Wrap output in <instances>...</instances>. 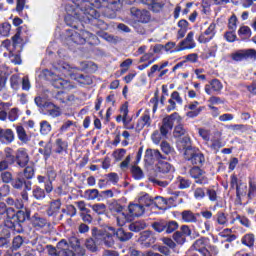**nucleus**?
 Returning a JSON list of instances; mask_svg holds the SVG:
<instances>
[{"instance_id": "1", "label": "nucleus", "mask_w": 256, "mask_h": 256, "mask_svg": "<svg viewBox=\"0 0 256 256\" xmlns=\"http://www.w3.org/2000/svg\"><path fill=\"white\" fill-rule=\"evenodd\" d=\"M117 3H120V0H70L65 6V23L74 29L79 27V23L81 25L83 23L99 25L101 14L96 9H101V7L109 9L111 5H117ZM89 5L96 9L89 7Z\"/></svg>"}, {"instance_id": "2", "label": "nucleus", "mask_w": 256, "mask_h": 256, "mask_svg": "<svg viewBox=\"0 0 256 256\" xmlns=\"http://www.w3.org/2000/svg\"><path fill=\"white\" fill-rule=\"evenodd\" d=\"M76 72L77 68H73L65 62H58L54 65L53 70H43L42 75L47 81H52L53 87L56 89H65L66 91H71L75 86L63 77H71L74 81L79 82L80 85H91V83H93L91 77L76 74Z\"/></svg>"}, {"instance_id": "3", "label": "nucleus", "mask_w": 256, "mask_h": 256, "mask_svg": "<svg viewBox=\"0 0 256 256\" xmlns=\"http://www.w3.org/2000/svg\"><path fill=\"white\" fill-rule=\"evenodd\" d=\"M91 231L92 237L95 238L100 245H105V247H113V245H115V235L107 230H100L97 227H93Z\"/></svg>"}, {"instance_id": "4", "label": "nucleus", "mask_w": 256, "mask_h": 256, "mask_svg": "<svg viewBox=\"0 0 256 256\" xmlns=\"http://www.w3.org/2000/svg\"><path fill=\"white\" fill-rule=\"evenodd\" d=\"M69 41L76 43V45H85V43L93 44L97 41V36L86 30H78L72 32L69 37Z\"/></svg>"}, {"instance_id": "5", "label": "nucleus", "mask_w": 256, "mask_h": 256, "mask_svg": "<svg viewBox=\"0 0 256 256\" xmlns=\"http://www.w3.org/2000/svg\"><path fill=\"white\" fill-rule=\"evenodd\" d=\"M48 255L50 256H73V251L69 249V242L62 239L57 243L56 248L53 245L46 246Z\"/></svg>"}, {"instance_id": "6", "label": "nucleus", "mask_w": 256, "mask_h": 256, "mask_svg": "<svg viewBox=\"0 0 256 256\" xmlns=\"http://www.w3.org/2000/svg\"><path fill=\"white\" fill-rule=\"evenodd\" d=\"M109 211L111 213H117L116 216V223L118 227H123L126 223H129L131 219H129V216L123 212V206L119 204L117 201H113L108 206Z\"/></svg>"}, {"instance_id": "7", "label": "nucleus", "mask_w": 256, "mask_h": 256, "mask_svg": "<svg viewBox=\"0 0 256 256\" xmlns=\"http://www.w3.org/2000/svg\"><path fill=\"white\" fill-rule=\"evenodd\" d=\"M180 121H181V116H179V113L177 112L165 117L162 120V125L160 127V133L162 137H167V135L169 134V131L173 129V125H175V123H179Z\"/></svg>"}, {"instance_id": "8", "label": "nucleus", "mask_w": 256, "mask_h": 256, "mask_svg": "<svg viewBox=\"0 0 256 256\" xmlns=\"http://www.w3.org/2000/svg\"><path fill=\"white\" fill-rule=\"evenodd\" d=\"M184 157L187 161H190L192 165H197L198 167L205 163V156L196 148L184 152Z\"/></svg>"}, {"instance_id": "9", "label": "nucleus", "mask_w": 256, "mask_h": 256, "mask_svg": "<svg viewBox=\"0 0 256 256\" xmlns=\"http://www.w3.org/2000/svg\"><path fill=\"white\" fill-rule=\"evenodd\" d=\"M190 177L192 179H195V183L197 185H208L209 184V178H207V175H205V171L201 170L199 166H194L189 171Z\"/></svg>"}, {"instance_id": "10", "label": "nucleus", "mask_w": 256, "mask_h": 256, "mask_svg": "<svg viewBox=\"0 0 256 256\" xmlns=\"http://www.w3.org/2000/svg\"><path fill=\"white\" fill-rule=\"evenodd\" d=\"M217 25L215 23H211L208 28L200 33V35L197 38L198 43H209L210 41H213L215 35H217Z\"/></svg>"}, {"instance_id": "11", "label": "nucleus", "mask_w": 256, "mask_h": 256, "mask_svg": "<svg viewBox=\"0 0 256 256\" xmlns=\"http://www.w3.org/2000/svg\"><path fill=\"white\" fill-rule=\"evenodd\" d=\"M130 13L138 23H149L151 21V14L147 10L133 7L130 9Z\"/></svg>"}, {"instance_id": "12", "label": "nucleus", "mask_w": 256, "mask_h": 256, "mask_svg": "<svg viewBox=\"0 0 256 256\" xmlns=\"http://www.w3.org/2000/svg\"><path fill=\"white\" fill-rule=\"evenodd\" d=\"M195 32L190 31L186 38L179 43L178 51H187L189 49H195L197 43L195 42Z\"/></svg>"}, {"instance_id": "13", "label": "nucleus", "mask_w": 256, "mask_h": 256, "mask_svg": "<svg viewBox=\"0 0 256 256\" xmlns=\"http://www.w3.org/2000/svg\"><path fill=\"white\" fill-rule=\"evenodd\" d=\"M144 159L146 163L151 165L152 163H155V161H161V159H167V156H163L159 150L155 149H147L145 152Z\"/></svg>"}, {"instance_id": "14", "label": "nucleus", "mask_w": 256, "mask_h": 256, "mask_svg": "<svg viewBox=\"0 0 256 256\" xmlns=\"http://www.w3.org/2000/svg\"><path fill=\"white\" fill-rule=\"evenodd\" d=\"M168 103L169 105L167 106V111H175L177 109V105H183V98L181 97L179 92L174 91L171 93Z\"/></svg>"}, {"instance_id": "15", "label": "nucleus", "mask_w": 256, "mask_h": 256, "mask_svg": "<svg viewBox=\"0 0 256 256\" xmlns=\"http://www.w3.org/2000/svg\"><path fill=\"white\" fill-rule=\"evenodd\" d=\"M15 163H17L19 167H27V163H29V154H27L25 148H20L16 151Z\"/></svg>"}, {"instance_id": "16", "label": "nucleus", "mask_w": 256, "mask_h": 256, "mask_svg": "<svg viewBox=\"0 0 256 256\" xmlns=\"http://www.w3.org/2000/svg\"><path fill=\"white\" fill-rule=\"evenodd\" d=\"M145 127H151V111L145 110L136 124L137 131H143Z\"/></svg>"}, {"instance_id": "17", "label": "nucleus", "mask_w": 256, "mask_h": 256, "mask_svg": "<svg viewBox=\"0 0 256 256\" xmlns=\"http://www.w3.org/2000/svg\"><path fill=\"white\" fill-rule=\"evenodd\" d=\"M68 245L70 251H72V253L74 254L73 256L85 255V250L83 249V247H81V243L76 237L70 238Z\"/></svg>"}, {"instance_id": "18", "label": "nucleus", "mask_w": 256, "mask_h": 256, "mask_svg": "<svg viewBox=\"0 0 256 256\" xmlns=\"http://www.w3.org/2000/svg\"><path fill=\"white\" fill-rule=\"evenodd\" d=\"M45 111L46 115L52 119H57V117H61V115H63V110L61 107L53 103H45Z\"/></svg>"}, {"instance_id": "19", "label": "nucleus", "mask_w": 256, "mask_h": 256, "mask_svg": "<svg viewBox=\"0 0 256 256\" xmlns=\"http://www.w3.org/2000/svg\"><path fill=\"white\" fill-rule=\"evenodd\" d=\"M61 205H63L61 199L52 200L46 210L48 217H57L61 211Z\"/></svg>"}, {"instance_id": "20", "label": "nucleus", "mask_w": 256, "mask_h": 256, "mask_svg": "<svg viewBox=\"0 0 256 256\" xmlns=\"http://www.w3.org/2000/svg\"><path fill=\"white\" fill-rule=\"evenodd\" d=\"M128 211H129V214L126 216L129 217L131 221V217H141V215L145 213V207H143V205H140V204L132 203V204H129Z\"/></svg>"}, {"instance_id": "21", "label": "nucleus", "mask_w": 256, "mask_h": 256, "mask_svg": "<svg viewBox=\"0 0 256 256\" xmlns=\"http://www.w3.org/2000/svg\"><path fill=\"white\" fill-rule=\"evenodd\" d=\"M221 89H223V84L218 79H213L209 84L205 85V93H207V95H212L213 91L219 93Z\"/></svg>"}, {"instance_id": "22", "label": "nucleus", "mask_w": 256, "mask_h": 256, "mask_svg": "<svg viewBox=\"0 0 256 256\" xmlns=\"http://www.w3.org/2000/svg\"><path fill=\"white\" fill-rule=\"evenodd\" d=\"M15 141V133L11 129H0V143H13Z\"/></svg>"}, {"instance_id": "23", "label": "nucleus", "mask_w": 256, "mask_h": 256, "mask_svg": "<svg viewBox=\"0 0 256 256\" xmlns=\"http://www.w3.org/2000/svg\"><path fill=\"white\" fill-rule=\"evenodd\" d=\"M120 113L123 117V125L125 129H134V126L130 125L132 118L129 117V106H127V104L122 105V107L120 108Z\"/></svg>"}, {"instance_id": "24", "label": "nucleus", "mask_w": 256, "mask_h": 256, "mask_svg": "<svg viewBox=\"0 0 256 256\" xmlns=\"http://www.w3.org/2000/svg\"><path fill=\"white\" fill-rule=\"evenodd\" d=\"M139 241L144 243L145 247H151L155 243V236H153V232L146 230L141 233Z\"/></svg>"}, {"instance_id": "25", "label": "nucleus", "mask_w": 256, "mask_h": 256, "mask_svg": "<svg viewBox=\"0 0 256 256\" xmlns=\"http://www.w3.org/2000/svg\"><path fill=\"white\" fill-rule=\"evenodd\" d=\"M177 149L179 151H183V154L188 152V150L194 149L191 147V138L189 136H184L180 140L177 141Z\"/></svg>"}, {"instance_id": "26", "label": "nucleus", "mask_w": 256, "mask_h": 256, "mask_svg": "<svg viewBox=\"0 0 256 256\" xmlns=\"http://www.w3.org/2000/svg\"><path fill=\"white\" fill-rule=\"evenodd\" d=\"M14 211H15V209H13V208H8L6 210L7 218L4 221V225L8 229H15V227H17V225H19L17 220L13 219Z\"/></svg>"}, {"instance_id": "27", "label": "nucleus", "mask_w": 256, "mask_h": 256, "mask_svg": "<svg viewBox=\"0 0 256 256\" xmlns=\"http://www.w3.org/2000/svg\"><path fill=\"white\" fill-rule=\"evenodd\" d=\"M198 215L199 214H195L191 210H184L181 212V220L183 223H197Z\"/></svg>"}, {"instance_id": "28", "label": "nucleus", "mask_w": 256, "mask_h": 256, "mask_svg": "<svg viewBox=\"0 0 256 256\" xmlns=\"http://www.w3.org/2000/svg\"><path fill=\"white\" fill-rule=\"evenodd\" d=\"M144 5H148L149 9L154 13H159L163 9V3L159 2V0H142Z\"/></svg>"}, {"instance_id": "29", "label": "nucleus", "mask_w": 256, "mask_h": 256, "mask_svg": "<svg viewBox=\"0 0 256 256\" xmlns=\"http://www.w3.org/2000/svg\"><path fill=\"white\" fill-rule=\"evenodd\" d=\"M193 191L194 198L196 201H203L207 195V188L205 187H196L195 184L191 187Z\"/></svg>"}, {"instance_id": "30", "label": "nucleus", "mask_w": 256, "mask_h": 256, "mask_svg": "<svg viewBox=\"0 0 256 256\" xmlns=\"http://www.w3.org/2000/svg\"><path fill=\"white\" fill-rule=\"evenodd\" d=\"M235 221H239L243 225V227H251V220L247 218L246 216H241L237 213H232V220L230 221L231 225L235 224Z\"/></svg>"}, {"instance_id": "31", "label": "nucleus", "mask_w": 256, "mask_h": 256, "mask_svg": "<svg viewBox=\"0 0 256 256\" xmlns=\"http://www.w3.org/2000/svg\"><path fill=\"white\" fill-rule=\"evenodd\" d=\"M12 219L16 220V223H18V225H20V223H25V221H27V219H29V217H31V214L29 213V211H23V210H19L16 214L15 212H12Z\"/></svg>"}, {"instance_id": "32", "label": "nucleus", "mask_w": 256, "mask_h": 256, "mask_svg": "<svg viewBox=\"0 0 256 256\" xmlns=\"http://www.w3.org/2000/svg\"><path fill=\"white\" fill-rule=\"evenodd\" d=\"M67 147H69L67 141H64L61 138H57L54 143V152L57 153L58 155H61V153L67 151Z\"/></svg>"}, {"instance_id": "33", "label": "nucleus", "mask_w": 256, "mask_h": 256, "mask_svg": "<svg viewBox=\"0 0 256 256\" xmlns=\"http://www.w3.org/2000/svg\"><path fill=\"white\" fill-rule=\"evenodd\" d=\"M191 249L192 251H198V253L207 249V238L197 239L191 246Z\"/></svg>"}, {"instance_id": "34", "label": "nucleus", "mask_w": 256, "mask_h": 256, "mask_svg": "<svg viewBox=\"0 0 256 256\" xmlns=\"http://www.w3.org/2000/svg\"><path fill=\"white\" fill-rule=\"evenodd\" d=\"M32 225L36 229H43V227H47L48 222L47 219L36 214L32 217Z\"/></svg>"}, {"instance_id": "35", "label": "nucleus", "mask_w": 256, "mask_h": 256, "mask_svg": "<svg viewBox=\"0 0 256 256\" xmlns=\"http://www.w3.org/2000/svg\"><path fill=\"white\" fill-rule=\"evenodd\" d=\"M138 202L142 207H151L153 205V198L145 192H141L138 198Z\"/></svg>"}, {"instance_id": "36", "label": "nucleus", "mask_w": 256, "mask_h": 256, "mask_svg": "<svg viewBox=\"0 0 256 256\" xmlns=\"http://www.w3.org/2000/svg\"><path fill=\"white\" fill-rule=\"evenodd\" d=\"M214 219L216 223L222 227H227V225H229V218H227V214H225L223 211H218Z\"/></svg>"}, {"instance_id": "37", "label": "nucleus", "mask_w": 256, "mask_h": 256, "mask_svg": "<svg viewBox=\"0 0 256 256\" xmlns=\"http://www.w3.org/2000/svg\"><path fill=\"white\" fill-rule=\"evenodd\" d=\"M53 151V146L51 145V142H46L45 146L43 148H39L38 152L40 155H43L45 161L51 157V153Z\"/></svg>"}, {"instance_id": "38", "label": "nucleus", "mask_w": 256, "mask_h": 256, "mask_svg": "<svg viewBox=\"0 0 256 256\" xmlns=\"http://www.w3.org/2000/svg\"><path fill=\"white\" fill-rule=\"evenodd\" d=\"M146 227H147V223H145L144 220H139L129 225V229L131 231H134L135 233H139V231H143V229H145Z\"/></svg>"}, {"instance_id": "39", "label": "nucleus", "mask_w": 256, "mask_h": 256, "mask_svg": "<svg viewBox=\"0 0 256 256\" xmlns=\"http://www.w3.org/2000/svg\"><path fill=\"white\" fill-rule=\"evenodd\" d=\"M116 237L119 239V241L125 242L129 241L133 237V233L126 232L123 230V228H119L116 230Z\"/></svg>"}, {"instance_id": "40", "label": "nucleus", "mask_w": 256, "mask_h": 256, "mask_svg": "<svg viewBox=\"0 0 256 256\" xmlns=\"http://www.w3.org/2000/svg\"><path fill=\"white\" fill-rule=\"evenodd\" d=\"M16 133L19 141H21L22 143H28L29 135H27V132L25 131V128H23V126H16Z\"/></svg>"}, {"instance_id": "41", "label": "nucleus", "mask_w": 256, "mask_h": 256, "mask_svg": "<svg viewBox=\"0 0 256 256\" xmlns=\"http://www.w3.org/2000/svg\"><path fill=\"white\" fill-rule=\"evenodd\" d=\"M157 171L159 173H171L173 171V166L165 161H159L157 164Z\"/></svg>"}, {"instance_id": "42", "label": "nucleus", "mask_w": 256, "mask_h": 256, "mask_svg": "<svg viewBox=\"0 0 256 256\" xmlns=\"http://www.w3.org/2000/svg\"><path fill=\"white\" fill-rule=\"evenodd\" d=\"M99 245H101V243H98L97 239H95L93 236L92 238H88L85 243L86 249L92 251V253L97 251V247H99Z\"/></svg>"}, {"instance_id": "43", "label": "nucleus", "mask_w": 256, "mask_h": 256, "mask_svg": "<svg viewBox=\"0 0 256 256\" xmlns=\"http://www.w3.org/2000/svg\"><path fill=\"white\" fill-rule=\"evenodd\" d=\"M151 227L152 229H154V231H156V233H163V231L167 229V221L165 220L156 221L152 223Z\"/></svg>"}, {"instance_id": "44", "label": "nucleus", "mask_w": 256, "mask_h": 256, "mask_svg": "<svg viewBox=\"0 0 256 256\" xmlns=\"http://www.w3.org/2000/svg\"><path fill=\"white\" fill-rule=\"evenodd\" d=\"M176 184L178 185V189H189L191 187V180L179 176L176 179Z\"/></svg>"}, {"instance_id": "45", "label": "nucleus", "mask_w": 256, "mask_h": 256, "mask_svg": "<svg viewBox=\"0 0 256 256\" xmlns=\"http://www.w3.org/2000/svg\"><path fill=\"white\" fill-rule=\"evenodd\" d=\"M21 43H23V39H21V32H17L13 37H12V47L13 49L19 48L18 51H21Z\"/></svg>"}, {"instance_id": "46", "label": "nucleus", "mask_w": 256, "mask_h": 256, "mask_svg": "<svg viewBox=\"0 0 256 256\" xmlns=\"http://www.w3.org/2000/svg\"><path fill=\"white\" fill-rule=\"evenodd\" d=\"M198 233H202V235H205L206 233H209L211 231V222H198Z\"/></svg>"}, {"instance_id": "47", "label": "nucleus", "mask_w": 256, "mask_h": 256, "mask_svg": "<svg viewBox=\"0 0 256 256\" xmlns=\"http://www.w3.org/2000/svg\"><path fill=\"white\" fill-rule=\"evenodd\" d=\"M19 115H21V110L19 108H12L8 112V119L11 123H15L19 119Z\"/></svg>"}, {"instance_id": "48", "label": "nucleus", "mask_w": 256, "mask_h": 256, "mask_svg": "<svg viewBox=\"0 0 256 256\" xmlns=\"http://www.w3.org/2000/svg\"><path fill=\"white\" fill-rule=\"evenodd\" d=\"M10 85L14 91H18L21 87V78H19V75L14 74L10 77Z\"/></svg>"}, {"instance_id": "49", "label": "nucleus", "mask_w": 256, "mask_h": 256, "mask_svg": "<svg viewBox=\"0 0 256 256\" xmlns=\"http://www.w3.org/2000/svg\"><path fill=\"white\" fill-rule=\"evenodd\" d=\"M33 197L37 199V201H42V199H45V190L41 187H36L32 191Z\"/></svg>"}, {"instance_id": "50", "label": "nucleus", "mask_w": 256, "mask_h": 256, "mask_svg": "<svg viewBox=\"0 0 256 256\" xmlns=\"http://www.w3.org/2000/svg\"><path fill=\"white\" fill-rule=\"evenodd\" d=\"M84 195L88 201H95L97 197H99V190L97 189H89L84 192Z\"/></svg>"}, {"instance_id": "51", "label": "nucleus", "mask_w": 256, "mask_h": 256, "mask_svg": "<svg viewBox=\"0 0 256 256\" xmlns=\"http://www.w3.org/2000/svg\"><path fill=\"white\" fill-rule=\"evenodd\" d=\"M238 35L242 39H249V37H251V28H249V26L240 27L238 30Z\"/></svg>"}, {"instance_id": "52", "label": "nucleus", "mask_w": 256, "mask_h": 256, "mask_svg": "<svg viewBox=\"0 0 256 256\" xmlns=\"http://www.w3.org/2000/svg\"><path fill=\"white\" fill-rule=\"evenodd\" d=\"M40 133L41 135H49L51 133V124L47 120L40 122Z\"/></svg>"}, {"instance_id": "53", "label": "nucleus", "mask_w": 256, "mask_h": 256, "mask_svg": "<svg viewBox=\"0 0 256 256\" xmlns=\"http://www.w3.org/2000/svg\"><path fill=\"white\" fill-rule=\"evenodd\" d=\"M243 245H246V247H253L255 245V235L253 234H246L242 238Z\"/></svg>"}, {"instance_id": "54", "label": "nucleus", "mask_w": 256, "mask_h": 256, "mask_svg": "<svg viewBox=\"0 0 256 256\" xmlns=\"http://www.w3.org/2000/svg\"><path fill=\"white\" fill-rule=\"evenodd\" d=\"M91 209L94 211V213H97V215H103V213L107 211V206L103 203H99L92 205Z\"/></svg>"}, {"instance_id": "55", "label": "nucleus", "mask_w": 256, "mask_h": 256, "mask_svg": "<svg viewBox=\"0 0 256 256\" xmlns=\"http://www.w3.org/2000/svg\"><path fill=\"white\" fill-rule=\"evenodd\" d=\"M206 195L209 198V201H212L215 203L219 199V196H217V191H215V188H206Z\"/></svg>"}, {"instance_id": "56", "label": "nucleus", "mask_w": 256, "mask_h": 256, "mask_svg": "<svg viewBox=\"0 0 256 256\" xmlns=\"http://www.w3.org/2000/svg\"><path fill=\"white\" fill-rule=\"evenodd\" d=\"M177 229H179V223H177V221L166 222V233H173L177 231Z\"/></svg>"}, {"instance_id": "57", "label": "nucleus", "mask_w": 256, "mask_h": 256, "mask_svg": "<svg viewBox=\"0 0 256 256\" xmlns=\"http://www.w3.org/2000/svg\"><path fill=\"white\" fill-rule=\"evenodd\" d=\"M173 239L175 242L178 243V245H183V243H185V241H187V238L180 231H176L173 234Z\"/></svg>"}, {"instance_id": "58", "label": "nucleus", "mask_w": 256, "mask_h": 256, "mask_svg": "<svg viewBox=\"0 0 256 256\" xmlns=\"http://www.w3.org/2000/svg\"><path fill=\"white\" fill-rule=\"evenodd\" d=\"M126 154H127V150L120 148L114 151L113 157L115 161H122Z\"/></svg>"}, {"instance_id": "59", "label": "nucleus", "mask_w": 256, "mask_h": 256, "mask_svg": "<svg viewBox=\"0 0 256 256\" xmlns=\"http://www.w3.org/2000/svg\"><path fill=\"white\" fill-rule=\"evenodd\" d=\"M153 205L158 209H163V205H167V201L161 196H156L155 199H153Z\"/></svg>"}, {"instance_id": "60", "label": "nucleus", "mask_w": 256, "mask_h": 256, "mask_svg": "<svg viewBox=\"0 0 256 256\" xmlns=\"http://www.w3.org/2000/svg\"><path fill=\"white\" fill-rule=\"evenodd\" d=\"M6 203L7 205H10V207H15L16 209H23V202L19 200L15 201L13 198H7Z\"/></svg>"}, {"instance_id": "61", "label": "nucleus", "mask_w": 256, "mask_h": 256, "mask_svg": "<svg viewBox=\"0 0 256 256\" xmlns=\"http://www.w3.org/2000/svg\"><path fill=\"white\" fill-rule=\"evenodd\" d=\"M131 173L134 179H143V170H141V168L138 166H132Z\"/></svg>"}, {"instance_id": "62", "label": "nucleus", "mask_w": 256, "mask_h": 256, "mask_svg": "<svg viewBox=\"0 0 256 256\" xmlns=\"http://www.w3.org/2000/svg\"><path fill=\"white\" fill-rule=\"evenodd\" d=\"M233 61H245V50H239L232 53L231 55Z\"/></svg>"}, {"instance_id": "63", "label": "nucleus", "mask_w": 256, "mask_h": 256, "mask_svg": "<svg viewBox=\"0 0 256 256\" xmlns=\"http://www.w3.org/2000/svg\"><path fill=\"white\" fill-rule=\"evenodd\" d=\"M187 133V130L183 127V125L179 124L175 127L173 135L174 137H183Z\"/></svg>"}, {"instance_id": "64", "label": "nucleus", "mask_w": 256, "mask_h": 256, "mask_svg": "<svg viewBox=\"0 0 256 256\" xmlns=\"http://www.w3.org/2000/svg\"><path fill=\"white\" fill-rule=\"evenodd\" d=\"M11 31V24L9 23H3L0 27V34L3 36V37H7V35H9Z\"/></svg>"}]
</instances>
